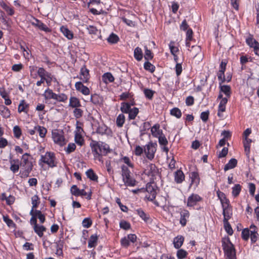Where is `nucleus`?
<instances>
[{
    "instance_id": "nucleus-1",
    "label": "nucleus",
    "mask_w": 259,
    "mask_h": 259,
    "mask_svg": "<svg viewBox=\"0 0 259 259\" xmlns=\"http://www.w3.org/2000/svg\"><path fill=\"white\" fill-rule=\"evenodd\" d=\"M90 146L92 151L98 155H105L111 152L109 146L103 142H97L96 141L92 140L90 143Z\"/></svg>"
},
{
    "instance_id": "nucleus-2",
    "label": "nucleus",
    "mask_w": 259,
    "mask_h": 259,
    "mask_svg": "<svg viewBox=\"0 0 259 259\" xmlns=\"http://www.w3.org/2000/svg\"><path fill=\"white\" fill-rule=\"evenodd\" d=\"M29 156H30V155L28 153H25L22 156V161L20 165L24 170L21 171L20 172L21 178H26L28 177L30 172L32 170L33 164L31 161L28 160V157Z\"/></svg>"
},
{
    "instance_id": "nucleus-3",
    "label": "nucleus",
    "mask_w": 259,
    "mask_h": 259,
    "mask_svg": "<svg viewBox=\"0 0 259 259\" xmlns=\"http://www.w3.org/2000/svg\"><path fill=\"white\" fill-rule=\"evenodd\" d=\"M222 247L225 255L228 259H236V250L229 238L223 239L222 240Z\"/></svg>"
},
{
    "instance_id": "nucleus-4",
    "label": "nucleus",
    "mask_w": 259,
    "mask_h": 259,
    "mask_svg": "<svg viewBox=\"0 0 259 259\" xmlns=\"http://www.w3.org/2000/svg\"><path fill=\"white\" fill-rule=\"evenodd\" d=\"M121 175L125 185L127 186H135L136 181L131 177V172L129 170L128 168L125 165H122L121 166Z\"/></svg>"
},
{
    "instance_id": "nucleus-5",
    "label": "nucleus",
    "mask_w": 259,
    "mask_h": 259,
    "mask_svg": "<svg viewBox=\"0 0 259 259\" xmlns=\"http://www.w3.org/2000/svg\"><path fill=\"white\" fill-rule=\"evenodd\" d=\"M40 160L51 167L56 166L57 163L55 161V156L53 153L46 152L45 155L41 156Z\"/></svg>"
},
{
    "instance_id": "nucleus-6",
    "label": "nucleus",
    "mask_w": 259,
    "mask_h": 259,
    "mask_svg": "<svg viewBox=\"0 0 259 259\" xmlns=\"http://www.w3.org/2000/svg\"><path fill=\"white\" fill-rule=\"evenodd\" d=\"M146 191L148 193L146 197L149 200L153 201L155 198L157 193L155 185L153 183H148L146 185Z\"/></svg>"
},
{
    "instance_id": "nucleus-7",
    "label": "nucleus",
    "mask_w": 259,
    "mask_h": 259,
    "mask_svg": "<svg viewBox=\"0 0 259 259\" xmlns=\"http://www.w3.org/2000/svg\"><path fill=\"white\" fill-rule=\"evenodd\" d=\"M156 144L150 143L144 147V152L146 157L150 160H152L154 157V154L156 150Z\"/></svg>"
},
{
    "instance_id": "nucleus-8",
    "label": "nucleus",
    "mask_w": 259,
    "mask_h": 259,
    "mask_svg": "<svg viewBox=\"0 0 259 259\" xmlns=\"http://www.w3.org/2000/svg\"><path fill=\"white\" fill-rule=\"evenodd\" d=\"M90 78L89 70L85 65H83L80 69L79 78L84 83H87Z\"/></svg>"
},
{
    "instance_id": "nucleus-9",
    "label": "nucleus",
    "mask_w": 259,
    "mask_h": 259,
    "mask_svg": "<svg viewBox=\"0 0 259 259\" xmlns=\"http://www.w3.org/2000/svg\"><path fill=\"white\" fill-rule=\"evenodd\" d=\"M201 200V198L198 194H192L188 198L187 205L189 207L194 206Z\"/></svg>"
},
{
    "instance_id": "nucleus-10",
    "label": "nucleus",
    "mask_w": 259,
    "mask_h": 259,
    "mask_svg": "<svg viewBox=\"0 0 259 259\" xmlns=\"http://www.w3.org/2000/svg\"><path fill=\"white\" fill-rule=\"evenodd\" d=\"M52 138L55 143L61 146L64 145L65 144L63 136L57 131L53 132Z\"/></svg>"
},
{
    "instance_id": "nucleus-11",
    "label": "nucleus",
    "mask_w": 259,
    "mask_h": 259,
    "mask_svg": "<svg viewBox=\"0 0 259 259\" xmlns=\"http://www.w3.org/2000/svg\"><path fill=\"white\" fill-rule=\"evenodd\" d=\"M75 88L77 91L80 92L84 95H89L90 93L89 89L84 86L81 81L76 82Z\"/></svg>"
},
{
    "instance_id": "nucleus-12",
    "label": "nucleus",
    "mask_w": 259,
    "mask_h": 259,
    "mask_svg": "<svg viewBox=\"0 0 259 259\" xmlns=\"http://www.w3.org/2000/svg\"><path fill=\"white\" fill-rule=\"evenodd\" d=\"M250 237L251 243H254L258 238V233H257V228L254 225H251L250 226Z\"/></svg>"
},
{
    "instance_id": "nucleus-13",
    "label": "nucleus",
    "mask_w": 259,
    "mask_h": 259,
    "mask_svg": "<svg viewBox=\"0 0 259 259\" xmlns=\"http://www.w3.org/2000/svg\"><path fill=\"white\" fill-rule=\"evenodd\" d=\"M31 24L32 25L37 27L40 30L46 32L51 31V29L48 27L46 25L37 19H34V21L31 22Z\"/></svg>"
},
{
    "instance_id": "nucleus-14",
    "label": "nucleus",
    "mask_w": 259,
    "mask_h": 259,
    "mask_svg": "<svg viewBox=\"0 0 259 259\" xmlns=\"http://www.w3.org/2000/svg\"><path fill=\"white\" fill-rule=\"evenodd\" d=\"M180 223L182 226H186L188 219L189 218L190 213L188 210L183 209L180 212Z\"/></svg>"
},
{
    "instance_id": "nucleus-15",
    "label": "nucleus",
    "mask_w": 259,
    "mask_h": 259,
    "mask_svg": "<svg viewBox=\"0 0 259 259\" xmlns=\"http://www.w3.org/2000/svg\"><path fill=\"white\" fill-rule=\"evenodd\" d=\"M70 191L72 194L75 196H85L87 194L83 189H79L76 185H73Z\"/></svg>"
},
{
    "instance_id": "nucleus-16",
    "label": "nucleus",
    "mask_w": 259,
    "mask_h": 259,
    "mask_svg": "<svg viewBox=\"0 0 259 259\" xmlns=\"http://www.w3.org/2000/svg\"><path fill=\"white\" fill-rule=\"evenodd\" d=\"M146 170L147 171L146 174L149 176L154 177L157 175L158 172V169L154 164H149Z\"/></svg>"
},
{
    "instance_id": "nucleus-17",
    "label": "nucleus",
    "mask_w": 259,
    "mask_h": 259,
    "mask_svg": "<svg viewBox=\"0 0 259 259\" xmlns=\"http://www.w3.org/2000/svg\"><path fill=\"white\" fill-rule=\"evenodd\" d=\"M10 163L11 164L10 170L13 172L16 173L19 170V160L18 159H10Z\"/></svg>"
},
{
    "instance_id": "nucleus-18",
    "label": "nucleus",
    "mask_w": 259,
    "mask_h": 259,
    "mask_svg": "<svg viewBox=\"0 0 259 259\" xmlns=\"http://www.w3.org/2000/svg\"><path fill=\"white\" fill-rule=\"evenodd\" d=\"M184 241V238L181 235H179L176 237L174 239V247L177 248H180L183 244Z\"/></svg>"
},
{
    "instance_id": "nucleus-19",
    "label": "nucleus",
    "mask_w": 259,
    "mask_h": 259,
    "mask_svg": "<svg viewBox=\"0 0 259 259\" xmlns=\"http://www.w3.org/2000/svg\"><path fill=\"white\" fill-rule=\"evenodd\" d=\"M69 106L73 108H79L81 106V104L78 98L71 97L69 99Z\"/></svg>"
},
{
    "instance_id": "nucleus-20",
    "label": "nucleus",
    "mask_w": 259,
    "mask_h": 259,
    "mask_svg": "<svg viewBox=\"0 0 259 259\" xmlns=\"http://www.w3.org/2000/svg\"><path fill=\"white\" fill-rule=\"evenodd\" d=\"M33 229L35 233L39 237H42L44 235V232H45L47 230L46 228L42 225H37L33 226Z\"/></svg>"
},
{
    "instance_id": "nucleus-21",
    "label": "nucleus",
    "mask_w": 259,
    "mask_h": 259,
    "mask_svg": "<svg viewBox=\"0 0 259 259\" xmlns=\"http://www.w3.org/2000/svg\"><path fill=\"white\" fill-rule=\"evenodd\" d=\"M61 32L66 36L68 39H72L73 37V33L69 30L66 26H62L60 28Z\"/></svg>"
},
{
    "instance_id": "nucleus-22",
    "label": "nucleus",
    "mask_w": 259,
    "mask_h": 259,
    "mask_svg": "<svg viewBox=\"0 0 259 259\" xmlns=\"http://www.w3.org/2000/svg\"><path fill=\"white\" fill-rule=\"evenodd\" d=\"M185 179V176L183 171L181 170H178L175 173V181L177 183H181Z\"/></svg>"
},
{
    "instance_id": "nucleus-23",
    "label": "nucleus",
    "mask_w": 259,
    "mask_h": 259,
    "mask_svg": "<svg viewBox=\"0 0 259 259\" xmlns=\"http://www.w3.org/2000/svg\"><path fill=\"white\" fill-rule=\"evenodd\" d=\"M43 96L46 100L49 99L55 100L56 94L54 93L52 90L48 88L45 91V93L43 94Z\"/></svg>"
},
{
    "instance_id": "nucleus-24",
    "label": "nucleus",
    "mask_w": 259,
    "mask_h": 259,
    "mask_svg": "<svg viewBox=\"0 0 259 259\" xmlns=\"http://www.w3.org/2000/svg\"><path fill=\"white\" fill-rule=\"evenodd\" d=\"M237 164V160L235 158L231 159L228 163L224 166V170L227 171L229 169H232L235 167Z\"/></svg>"
},
{
    "instance_id": "nucleus-25",
    "label": "nucleus",
    "mask_w": 259,
    "mask_h": 259,
    "mask_svg": "<svg viewBox=\"0 0 259 259\" xmlns=\"http://www.w3.org/2000/svg\"><path fill=\"white\" fill-rule=\"evenodd\" d=\"M0 114L6 118L10 117L11 115L9 109L4 105H0Z\"/></svg>"
},
{
    "instance_id": "nucleus-26",
    "label": "nucleus",
    "mask_w": 259,
    "mask_h": 259,
    "mask_svg": "<svg viewBox=\"0 0 259 259\" xmlns=\"http://www.w3.org/2000/svg\"><path fill=\"white\" fill-rule=\"evenodd\" d=\"M109 130L105 124H101L98 126L97 128L96 132L98 134H101L102 135L104 134H108L109 132Z\"/></svg>"
},
{
    "instance_id": "nucleus-27",
    "label": "nucleus",
    "mask_w": 259,
    "mask_h": 259,
    "mask_svg": "<svg viewBox=\"0 0 259 259\" xmlns=\"http://www.w3.org/2000/svg\"><path fill=\"white\" fill-rule=\"evenodd\" d=\"M102 80L105 83H108L113 82L114 80V78L111 73L107 72L104 73L102 76Z\"/></svg>"
},
{
    "instance_id": "nucleus-28",
    "label": "nucleus",
    "mask_w": 259,
    "mask_h": 259,
    "mask_svg": "<svg viewBox=\"0 0 259 259\" xmlns=\"http://www.w3.org/2000/svg\"><path fill=\"white\" fill-rule=\"evenodd\" d=\"M159 124H155L152 127L151 132L154 137L156 138L162 133V131L159 130Z\"/></svg>"
},
{
    "instance_id": "nucleus-29",
    "label": "nucleus",
    "mask_w": 259,
    "mask_h": 259,
    "mask_svg": "<svg viewBox=\"0 0 259 259\" xmlns=\"http://www.w3.org/2000/svg\"><path fill=\"white\" fill-rule=\"evenodd\" d=\"M143 57L142 49L139 47H137L134 50V57L138 61H141Z\"/></svg>"
},
{
    "instance_id": "nucleus-30",
    "label": "nucleus",
    "mask_w": 259,
    "mask_h": 259,
    "mask_svg": "<svg viewBox=\"0 0 259 259\" xmlns=\"http://www.w3.org/2000/svg\"><path fill=\"white\" fill-rule=\"evenodd\" d=\"M98 236L96 234L92 235L90 237L88 242V247L90 248L94 247L97 242Z\"/></svg>"
},
{
    "instance_id": "nucleus-31",
    "label": "nucleus",
    "mask_w": 259,
    "mask_h": 259,
    "mask_svg": "<svg viewBox=\"0 0 259 259\" xmlns=\"http://www.w3.org/2000/svg\"><path fill=\"white\" fill-rule=\"evenodd\" d=\"M136 212L139 216L145 222H148L149 220V216L142 209L139 208L137 209Z\"/></svg>"
},
{
    "instance_id": "nucleus-32",
    "label": "nucleus",
    "mask_w": 259,
    "mask_h": 259,
    "mask_svg": "<svg viewBox=\"0 0 259 259\" xmlns=\"http://www.w3.org/2000/svg\"><path fill=\"white\" fill-rule=\"evenodd\" d=\"M87 177L93 181H97L98 177L92 169H89L86 171Z\"/></svg>"
},
{
    "instance_id": "nucleus-33",
    "label": "nucleus",
    "mask_w": 259,
    "mask_h": 259,
    "mask_svg": "<svg viewBox=\"0 0 259 259\" xmlns=\"http://www.w3.org/2000/svg\"><path fill=\"white\" fill-rule=\"evenodd\" d=\"M223 214L224 215L223 222H228V220L231 218L232 215L229 207L223 208Z\"/></svg>"
},
{
    "instance_id": "nucleus-34",
    "label": "nucleus",
    "mask_w": 259,
    "mask_h": 259,
    "mask_svg": "<svg viewBox=\"0 0 259 259\" xmlns=\"http://www.w3.org/2000/svg\"><path fill=\"white\" fill-rule=\"evenodd\" d=\"M244 138V150L246 154V155H249L250 152V143H251L252 141L251 139L248 138Z\"/></svg>"
},
{
    "instance_id": "nucleus-35",
    "label": "nucleus",
    "mask_w": 259,
    "mask_h": 259,
    "mask_svg": "<svg viewBox=\"0 0 259 259\" xmlns=\"http://www.w3.org/2000/svg\"><path fill=\"white\" fill-rule=\"evenodd\" d=\"M0 5L3 9H4L9 15H13L14 14L13 9L8 6L6 3L3 2H1Z\"/></svg>"
},
{
    "instance_id": "nucleus-36",
    "label": "nucleus",
    "mask_w": 259,
    "mask_h": 259,
    "mask_svg": "<svg viewBox=\"0 0 259 259\" xmlns=\"http://www.w3.org/2000/svg\"><path fill=\"white\" fill-rule=\"evenodd\" d=\"M131 109L129 103L123 102L121 104L120 110L122 113H128Z\"/></svg>"
},
{
    "instance_id": "nucleus-37",
    "label": "nucleus",
    "mask_w": 259,
    "mask_h": 259,
    "mask_svg": "<svg viewBox=\"0 0 259 259\" xmlns=\"http://www.w3.org/2000/svg\"><path fill=\"white\" fill-rule=\"evenodd\" d=\"M139 113V109L138 108L134 107L132 108L129 111L128 113V119H134L137 116Z\"/></svg>"
},
{
    "instance_id": "nucleus-38",
    "label": "nucleus",
    "mask_w": 259,
    "mask_h": 259,
    "mask_svg": "<svg viewBox=\"0 0 259 259\" xmlns=\"http://www.w3.org/2000/svg\"><path fill=\"white\" fill-rule=\"evenodd\" d=\"M221 92L224 93L227 97H230L231 94V88L229 85H220Z\"/></svg>"
},
{
    "instance_id": "nucleus-39",
    "label": "nucleus",
    "mask_w": 259,
    "mask_h": 259,
    "mask_svg": "<svg viewBox=\"0 0 259 259\" xmlns=\"http://www.w3.org/2000/svg\"><path fill=\"white\" fill-rule=\"evenodd\" d=\"M189 50L194 57H196L201 53V48L198 46H193Z\"/></svg>"
},
{
    "instance_id": "nucleus-40",
    "label": "nucleus",
    "mask_w": 259,
    "mask_h": 259,
    "mask_svg": "<svg viewBox=\"0 0 259 259\" xmlns=\"http://www.w3.org/2000/svg\"><path fill=\"white\" fill-rule=\"evenodd\" d=\"M246 43L250 47L254 48L258 46V42L252 37H249L246 39Z\"/></svg>"
},
{
    "instance_id": "nucleus-41",
    "label": "nucleus",
    "mask_w": 259,
    "mask_h": 259,
    "mask_svg": "<svg viewBox=\"0 0 259 259\" xmlns=\"http://www.w3.org/2000/svg\"><path fill=\"white\" fill-rule=\"evenodd\" d=\"M125 121V116L123 114H120L116 118V125L118 127H122Z\"/></svg>"
},
{
    "instance_id": "nucleus-42",
    "label": "nucleus",
    "mask_w": 259,
    "mask_h": 259,
    "mask_svg": "<svg viewBox=\"0 0 259 259\" xmlns=\"http://www.w3.org/2000/svg\"><path fill=\"white\" fill-rule=\"evenodd\" d=\"M31 201L32 207L31 209H33V210H35V208L38 206L39 203V198L37 195H35L31 197Z\"/></svg>"
},
{
    "instance_id": "nucleus-43",
    "label": "nucleus",
    "mask_w": 259,
    "mask_h": 259,
    "mask_svg": "<svg viewBox=\"0 0 259 259\" xmlns=\"http://www.w3.org/2000/svg\"><path fill=\"white\" fill-rule=\"evenodd\" d=\"M34 214L36 215V218H38L39 222L42 224L45 222L46 219L45 216L43 214L40 210H34Z\"/></svg>"
},
{
    "instance_id": "nucleus-44",
    "label": "nucleus",
    "mask_w": 259,
    "mask_h": 259,
    "mask_svg": "<svg viewBox=\"0 0 259 259\" xmlns=\"http://www.w3.org/2000/svg\"><path fill=\"white\" fill-rule=\"evenodd\" d=\"M35 130H36V132L39 133V135L41 138H44L47 133V130L43 126H35Z\"/></svg>"
},
{
    "instance_id": "nucleus-45",
    "label": "nucleus",
    "mask_w": 259,
    "mask_h": 259,
    "mask_svg": "<svg viewBox=\"0 0 259 259\" xmlns=\"http://www.w3.org/2000/svg\"><path fill=\"white\" fill-rule=\"evenodd\" d=\"M67 96L65 94L61 93L60 94H56L55 100L57 102H64L67 100Z\"/></svg>"
},
{
    "instance_id": "nucleus-46",
    "label": "nucleus",
    "mask_w": 259,
    "mask_h": 259,
    "mask_svg": "<svg viewBox=\"0 0 259 259\" xmlns=\"http://www.w3.org/2000/svg\"><path fill=\"white\" fill-rule=\"evenodd\" d=\"M170 114L177 118H180L182 116V112L180 109L175 107L170 110Z\"/></svg>"
},
{
    "instance_id": "nucleus-47",
    "label": "nucleus",
    "mask_w": 259,
    "mask_h": 259,
    "mask_svg": "<svg viewBox=\"0 0 259 259\" xmlns=\"http://www.w3.org/2000/svg\"><path fill=\"white\" fill-rule=\"evenodd\" d=\"M228 102V99L227 98H222L221 100L219 105V109L221 112H224L226 110V105Z\"/></svg>"
},
{
    "instance_id": "nucleus-48",
    "label": "nucleus",
    "mask_w": 259,
    "mask_h": 259,
    "mask_svg": "<svg viewBox=\"0 0 259 259\" xmlns=\"http://www.w3.org/2000/svg\"><path fill=\"white\" fill-rule=\"evenodd\" d=\"M250 234V229L248 228L244 229L242 231L241 236L243 240L247 241L248 240Z\"/></svg>"
},
{
    "instance_id": "nucleus-49",
    "label": "nucleus",
    "mask_w": 259,
    "mask_h": 259,
    "mask_svg": "<svg viewBox=\"0 0 259 259\" xmlns=\"http://www.w3.org/2000/svg\"><path fill=\"white\" fill-rule=\"evenodd\" d=\"M37 74L40 77H49V72L46 71L44 68L40 67L38 69Z\"/></svg>"
},
{
    "instance_id": "nucleus-50",
    "label": "nucleus",
    "mask_w": 259,
    "mask_h": 259,
    "mask_svg": "<svg viewBox=\"0 0 259 259\" xmlns=\"http://www.w3.org/2000/svg\"><path fill=\"white\" fill-rule=\"evenodd\" d=\"M225 71L224 70H220L218 72L217 75L218 79L220 81V84L221 85L223 82L226 81V77L225 76Z\"/></svg>"
},
{
    "instance_id": "nucleus-51",
    "label": "nucleus",
    "mask_w": 259,
    "mask_h": 259,
    "mask_svg": "<svg viewBox=\"0 0 259 259\" xmlns=\"http://www.w3.org/2000/svg\"><path fill=\"white\" fill-rule=\"evenodd\" d=\"M144 68L145 70L152 73L155 71V67L150 62L147 61L144 64Z\"/></svg>"
},
{
    "instance_id": "nucleus-52",
    "label": "nucleus",
    "mask_w": 259,
    "mask_h": 259,
    "mask_svg": "<svg viewBox=\"0 0 259 259\" xmlns=\"http://www.w3.org/2000/svg\"><path fill=\"white\" fill-rule=\"evenodd\" d=\"M241 186L239 184H236L232 188V195L235 197H237L241 191Z\"/></svg>"
},
{
    "instance_id": "nucleus-53",
    "label": "nucleus",
    "mask_w": 259,
    "mask_h": 259,
    "mask_svg": "<svg viewBox=\"0 0 259 259\" xmlns=\"http://www.w3.org/2000/svg\"><path fill=\"white\" fill-rule=\"evenodd\" d=\"M223 222L225 231L229 235H232L233 234V230L231 226V225L228 222Z\"/></svg>"
},
{
    "instance_id": "nucleus-54",
    "label": "nucleus",
    "mask_w": 259,
    "mask_h": 259,
    "mask_svg": "<svg viewBox=\"0 0 259 259\" xmlns=\"http://www.w3.org/2000/svg\"><path fill=\"white\" fill-rule=\"evenodd\" d=\"M145 49V56L144 58L146 60H149L152 59L153 58V56L152 55V53H151V51L148 50L147 46L144 47Z\"/></svg>"
},
{
    "instance_id": "nucleus-55",
    "label": "nucleus",
    "mask_w": 259,
    "mask_h": 259,
    "mask_svg": "<svg viewBox=\"0 0 259 259\" xmlns=\"http://www.w3.org/2000/svg\"><path fill=\"white\" fill-rule=\"evenodd\" d=\"M30 214L32 216L30 220V223L31 225L33 226H37L38 225L37 224V218H36V215L34 214V210L33 209H31L30 212Z\"/></svg>"
},
{
    "instance_id": "nucleus-56",
    "label": "nucleus",
    "mask_w": 259,
    "mask_h": 259,
    "mask_svg": "<svg viewBox=\"0 0 259 259\" xmlns=\"http://www.w3.org/2000/svg\"><path fill=\"white\" fill-rule=\"evenodd\" d=\"M107 40L111 44H115L118 42L119 40V37L118 36L114 33L111 34L108 38H107Z\"/></svg>"
},
{
    "instance_id": "nucleus-57",
    "label": "nucleus",
    "mask_w": 259,
    "mask_h": 259,
    "mask_svg": "<svg viewBox=\"0 0 259 259\" xmlns=\"http://www.w3.org/2000/svg\"><path fill=\"white\" fill-rule=\"evenodd\" d=\"M157 138H158V141L160 145L165 146L168 144L166 138L162 133L157 136Z\"/></svg>"
},
{
    "instance_id": "nucleus-58",
    "label": "nucleus",
    "mask_w": 259,
    "mask_h": 259,
    "mask_svg": "<svg viewBox=\"0 0 259 259\" xmlns=\"http://www.w3.org/2000/svg\"><path fill=\"white\" fill-rule=\"evenodd\" d=\"M27 107H28V105L25 104V102L24 100H22L19 105L18 111L19 113L22 112H27L26 111V108Z\"/></svg>"
},
{
    "instance_id": "nucleus-59",
    "label": "nucleus",
    "mask_w": 259,
    "mask_h": 259,
    "mask_svg": "<svg viewBox=\"0 0 259 259\" xmlns=\"http://www.w3.org/2000/svg\"><path fill=\"white\" fill-rule=\"evenodd\" d=\"M155 92L152 90L146 89L144 90L145 96L148 99L151 100L152 99Z\"/></svg>"
},
{
    "instance_id": "nucleus-60",
    "label": "nucleus",
    "mask_w": 259,
    "mask_h": 259,
    "mask_svg": "<svg viewBox=\"0 0 259 259\" xmlns=\"http://www.w3.org/2000/svg\"><path fill=\"white\" fill-rule=\"evenodd\" d=\"M187 252L184 249H181L178 250L177 255L179 259H184L187 255Z\"/></svg>"
},
{
    "instance_id": "nucleus-61",
    "label": "nucleus",
    "mask_w": 259,
    "mask_h": 259,
    "mask_svg": "<svg viewBox=\"0 0 259 259\" xmlns=\"http://www.w3.org/2000/svg\"><path fill=\"white\" fill-rule=\"evenodd\" d=\"M13 133L14 136L16 138H19L22 134L21 130L18 125H16L13 128Z\"/></svg>"
},
{
    "instance_id": "nucleus-62",
    "label": "nucleus",
    "mask_w": 259,
    "mask_h": 259,
    "mask_svg": "<svg viewBox=\"0 0 259 259\" xmlns=\"http://www.w3.org/2000/svg\"><path fill=\"white\" fill-rule=\"evenodd\" d=\"M75 141L79 145H82L83 143V139L81 135L78 133H76L75 135Z\"/></svg>"
},
{
    "instance_id": "nucleus-63",
    "label": "nucleus",
    "mask_w": 259,
    "mask_h": 259,
    "mask_svg": "<svg viewBox=\"0 0 259 259\" xmlns=\"http://www.w3.org/2000/svg\"><path fill=\"white\" fill-rule=\"evenodd\" d=\"M73 113L76 118H79L82 116L83 111L79 108H75Z\"/></svg>"
},
{
    "instance_id": "nucleus-64",
    "label": "nucleus",
    "mask_w": 259,
    "mask_h": 259,
    "mask_svg": "<svg viewBox=\"0 0 259 259\" xmlns=\"http://www.w3.org/2000/svg\"><path fill=\"white\" fill-rule=\"evenodd\" d=\"M169 47L171 53L174 56H175V55H176V53L179 51V49L177 47L174 46V42L171 41L169 44Z\"/></svg>"
}]
</instances>
